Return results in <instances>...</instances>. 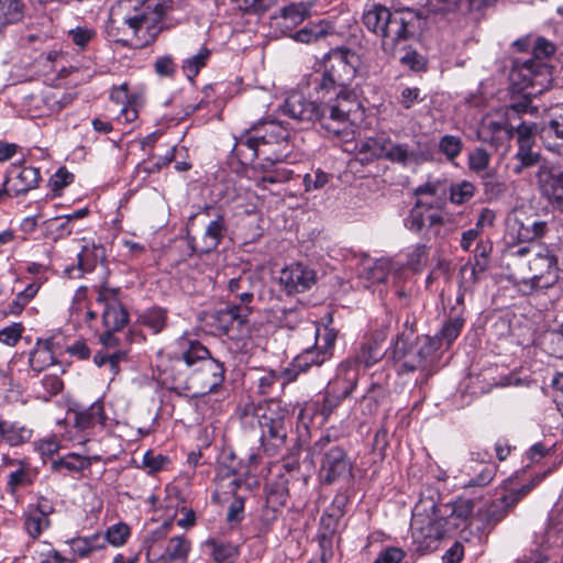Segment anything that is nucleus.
<instances>
[{"mask_svg":"<svg viewBox=\"0 0 563 563\" xmlns=\"http://www.w3.org/2000/svg\"><path fill=\"white\" fill-rule=\"evenodd\" d=\"M67 36L70 38L74 45L79 49L84 51L88 47L89 43L97 36L95 29L87 25L76 26L67 32Z\"/></svg>","mask_w":563,"mask_h":563,"instance_id":"nucleus-52","label":"nucleus"},{"mask_svg":"<svg viewBox=\"0 0 563 563\" xmlns=\"http://www.w3.org/2000/svg\"><path fill=\"white\" fill-rule=\"evenodd\" d=\"M217 481L219 488L233 497L243 496L251 492V486L245 476L228 466L219 467Z\"/></svg>","mask_w":563,"mask_h":563,"instance_id":"nucleus-25","label":"nucleus"},{"mask_svg":"<svg viewBox=\"0 0 563 563\" xmlns=\"http://www.w3.org/2000/svg\"><path fill=\"white\" fill-rule=\"evenodd\" d=\"M497 473V465L494 463H486L482 470L476 474L475 477L471 478L466 484L465 488L471 487H485L492 483Z\"/></svg>","mask_w":563,"mask_h":563,"instance_id":"nucleus-56","label":"nucleus"},{"mask_svg":"<svg viewBox=\"0 0 563 563\" xmlns=\"http://www.w3.org/2000/svg\"><path fill=\"white\" fill-rule=\"evenodd\" d=\"M0 438L11 446H19L31 440L32 430L20 422H10L0 417Z\"/></svg>","mask_w":563,"mask_h":563,"instance_id":"nucleus-32","label":"nucleus"},{"mask_svg":"<svg viewBox=\"0 0 563 563\" xmlns=\"http://www.w3.org/2000/svg\"><path fill=\"white\" fill-rule=\"evenodd\" d=\"M435 351H438L437 339L427 335L417 338L413 343H410L402 333L396 339L393 357L399 373H412L427 369Z\"/></svg>","mask_w":563,"mask_h":563,"instance_id":"nucleus-6","label":"nucleus"},{"mask_svg":"<svg viewBox=\"0 0 563 563\" xmlns=\"http://www.w3.org/2000/svg\"><path fill=\"white\" fill-rule=\"evenodd\" d=\"M227 224L224 216L217 213L211 220L198 242L190 241L192 251L198 254H209L217 250L227 233Z\"/></svg>","mask_w":563,"mask_h":563,"instance_id":"nucleus-22","label":"nucleus"},{"mask_svg":"<svg viewBox=\"0 0 563 563\" xmlns=\"http://www.w3.org/2000/svg\"><path fill=\"white\" fill-rule=\"evenodd\" d=\"M47 228L52 230L55 239H65L73 233L71 222L66 216L55 217L45 221Z\"/></svg>","mask_w":563,"mask_h":563,"instance_id":"nucleus-61","label":"nucleus"},{"mask_svg":"<svg viewBox=\"0 0 563 563\" xmlns=\"http://www.w3.org/2000/svg\"><path fill=\"white\" fill-rule=\"evenodd\" d=\"M128 322L129 312L122 303L103 308L102 323L109 332L122 330Z\"/></svg>","mask_w":563,"mask_h":563,"instance_id":"nucleus-38","label":"nucleus"},{"mask_svg":"<svg viewBox=\"0 0 563 563\" xmlns=\"http://www.w3.org/2000/svg\"><path fill=\"white\" fill-rule=\"evenodd\" d=\"M529 274L522 283L531 289H549L560 279L558 258L544 245H538L534 255L528 262Z\"/></svg>","mask_w":563,"mask_h":563,"instance_id":"nucleus-10","label":"nucleus"},{"mask_svg":"<svg viewBox=\"0 0 563 563\" xmlns=\"http://www.w3.org/2000/svg\"><path fill=\"white\" fill-rule=\"evenodd\" d=\"M357 65L356 53L343 46L331 48L323 57L314 90L324 100L323 122L328 126L345 122L353 129L354 118L362 110L357 93L352 88Z\"/></svg>","mask_w":563,"mask_h":563,"instance_id":"nucleus-1","label":"nucleus"},{"mask_svg":"<svg viewBox=\"0 0 563 563\" xmlns=\"http://www.w3.org/2000/svg\"><path fill=\"white\" fill-rule=\"evenodd\" d=\"M225 378V368L220 361L209 357L197 367L194 379L199 384L201 393H212L222 385Z\"/></svg>","mask_w":563,"mask_h":563,"instance_id":"nucleus-21","label":"nucleus"},{"mask_svg":"<svg viewBox=\"0 0 563 563\" xmlns=\"http://www.w3.org/2000/svg\"><path fill=\"white\" fill-rule=\"evenodd\" d=\"M75 427L82 431H89L97 426L104 427L107 416L104 412L103 402L100 400L95 401L87 408L74 410Z\"/></svg>","mask_w":563,"mask_h":563,"instance_id":"nucleus-27","label":"nucleus"},{"mask_svg":"<svg viewBox=\"0 0 563 563\" xmlns=\"http://www.w3.org/2000/svg\"><path fill=\"white\" fill-rule=\"evenodd\" d=\"M40 289V284L32 283L25 287L24 290L18 292L15 298L8 305L7 313L19 316L25 306L35 297Z\"/></svg>","mask_w":563,"mask_h":563,"instance_id":"nucleus-47","label":"nucleus"},{"mask_svg":"<svg viewBox=\"0 0 563 563\" xmlns=\"http://www.w3.org/2000/svg\"><path fill=\"white\" fill-rule=\"evenodd\" d=\"M276 161H271L274 166L272 169L265 170L264 175L258 179L257 184L263 189H267L266 184H282L294 177V170L284 165H276Z\"/></svg>","mask_w":563,"mask_h":563,"instance_id":"nucleus-46","label":"nucleus"},{"mask_svg":"<svg viewBox=\"0 0 563 563\" xmlns=\"http://www.w3.org/2000/svg\"><path fill=\"white\" fill-rule=\"evenodd\" d=\"M548 231L545 221L528 217L525 213H515L507 220V234L512 242L531 243L542 238Z\"/></svg>","mask_w":563,"mask_h":563,"instance_id":"nucleus-15","label":"nucleus"},{"mask_svg":"<svg viewBox=\"0 0 563 563\" xmlns=\"http://www.w3.org/2000/svg\"><path fill=\"white\" fill-rule=\"evenodd\" d=\"M475 195V186L467 180H463L450 186V201L454 205H463L470 201Z\"/></svg>","mask_w":563,"mask_h":563,"instance_id":"nucleus-51","label":"nucleus"},{"mask_svg":"<svg viewBox=\"0 0 563 563\" xmlns=\"http://www.w3.org/2000/svg\"><path fill=\"white\" fill-rule=\"evenodd\" d=\"M309 2H297L284 7L280 10V25L287 29L294 27L303 22L310 14Z\"/></svg>","mask_w":563,"mask_h":563,"instance_id":"nucleus-39","label":"nucleus"},{"mask_svg":"<svg viewBox=\"0 0 563 563\" xmlns=\"http://www.w3.org/2000/svg\"><path fill=\"white\" fill-rule=\"evenodd\" d=\"M341 434L334 428L327 429L310 448L312 456H320L319 479L331 485L353 477V462L347 451L338 443Z\"/></svg>","mask_w":563,"mask_h":563,"instance_id":"nucleus-4","label":"nucleus"},{"mask_svg":"<svg viewBox=\"0 0 563 563\" xmlns=\"http://www.w3.org/2000/svg\"><path fill=\"white\" fill-rule=\"evenodd\" d=\"M262 286L261 279L250 274H242L239 277L232 278L228 283V290L230 295L239 302H231L235 307H244L249 309V316L252 312L251 303L254 300L258 289Z\"/></svg>","mask_w":563,"mask_h":563,"instance_id":"nucleus-19","label":"nucleus"},{"mask_svg":"<svg viewBox=\"0 0 563 563\" xmlns=\"http://www.w3.org/2000/svg\"><path fill=\"white\" fill-rule=\"evenodd\" d=\"M493 244L489 240H479L474 250V262L467 263L461 268V284L464 287L475 286L489 268V255Z\"/></svg>","mask_w":563,"mask_h":563,"instance_id":"nucleus-17","label":"nucleus"},{"mask_svg":"<svg viewBox=\"0 0 563 563\" xmlns=\"http://www.w3.org/2000/svg\"><path fill=\"white\" fill-rule=\"evenodd\" d=\"M106 258V250L102 245H85L78 254V268L82 273L92 272L98 263Z\"/></svg>","mask_w":563,"mask_h":563,"instance_id":"nucleus-41","label":"nucleus"},{"mask_svg":"<svg viewBox=\"0 0 563 563\" xmlns=\"http://www.w3.org/2000/svg\"><path fill=\"white\" fill-rule=\"evenodd\" d=\"M26 4L23 0H0V33L23 21Z\"/></svg>","mask_w":563,"mask_h":563,"instance_id":"nucleus-33","label":"nucleus"},{"mask_svg":"<svg viewBox=\"0 0 563 563\" xmlns=\"http://www.w3.org/2000/svg\"><path fill=\"white\" fill-rule=\"evenodd\" d=\"M130 534V529L126 525L118 523L110 527L106 534H102L104 538V545L110 543L112 545L119 547L122 545Z\"/></svg>","mask_w":563,"mask_h":563,"instance_id":"nucleus-62","label":"nucleus"},{"mask_svg":"<svg viewBox=\"0 0 563 563\" xmlns=\"http://www.w3.org/2000/svg\"><path fill=\"white\" fill-rule=\"evenodd\" d=\"M55 362L56 360L53 352V342L51 340H38L36 346L29 356L30 367L34 372L41 373L48 366L55 364Z\"/></svg>","mask_w":563,"mask_h":563,"instance_id":"nucleus-35","label":"nucleus"},{"mask_svg":"<svg viewBox=\"0 0 563 563\" xmlns=\"http://www.w3.org/2000/svg\"><path fill=\"white\" fill-rule=\"evenodd\" d=\"M332 176L320 168L312 170L303 176V186L306 191L319 190L330 181Z\"/></svg>","mask_w":563,"mask_h":563,"instance_id":"nucleus-59","label":"nucleus"},{"mask_svg":"<svg viewBox=\"0 0 563 563\" xmlns=\"http://www.w3.org/2000/svg\"><path fill=\"white\" fill-rule=\"evenodd\" d=\"M278 0H232L235 8L244 13H263Z\"/></svg>","mask_w":563,"mask_h":563,"instance_id":"nucleus-58","label":"nucleus"},{"mask_svg":"<svg viewBox=\"0 0 563 563\" xmlns=\"http://www.w3.org/2000/svg\"><path fill=\"white\" fill-rule=\"evenodd\" d=\"M23 331L24 327L22 323H11L10 325L0 330V342L8 346H14L21 340Z\"/></svg>","mask_w":563,"mask_h":563,"instance_id":"nucleus-63","label":"nucleus"},{"mask_svg":"<svg viewBox=\"0 0 563 563\" xmlns=\"http://www.w3.org/2000/svg\"><path fill=\"white\" fill-rule=\"evenodd\" d=\"M390 273V262L385 258L372 260L364 255L357 267V274L371 284H380L386 282Z\"/></svg>","mask_w":563,"mask_h":563,"instance_id":"nucleus-29","label":"nucleus"},{"mask_svg":"<svg viewBox=\"0 0 563 563\" xmlns=\"http://www.w3.org/2000/svg\"><path fill=\"white\" fill-rule=\"evenodd\" d=\"M489 218V222L493 221L494 219V214L490 210L488 209H484L481 213V217L476 223V228L474 229H470V230H466L462 233V239H461V247L462 250L464 251H470L471 250V246L479 241V231H478V227L483 224V222Z\"/></svg>","mask_w":563,"mask_h":563,"instance_id":"nucleus-53","label":"nucleus"},{"mask_svg":"<svg viewBox=\"0 0 563 563\" xmlns=\"http://www.w3.org/2000/svg\"><path fill=\"white\" fill-rule=\"evenodd\" d=\"M175 155L176 146H173L156 161H145L139 167L147 175L155 174L158 173L163 167L169 165L175 159Z\"/></svg>","mask_w":563,"mask_h":563,"instance_id":"nucleus-57","label":"nucleus"},{"mask_svg":"<svg viewBox=\"0 0 563 563\" xmlns=\"http://www.w3.org/2000/svg\"><path fill=\"white\" fill-rule=\"evenodd\" d=\"M249 318V309L235 307L231 303L225 308L214 310L207 316L206 323L218 335L229 334L233 330H240Z\"/></svg>","mask_w":563,"mask_h":563,"instance_id":"nucleus-16","label":"nucleus"},{"mask_svg":"<svg viewBox=\"0 0 563 563\" xmlns=\"http://www.w3.org/2000/svg\"><path fill=\"white\" fill-rule=\"evenodd\" d=\"M464 323L465 319L462 313H456L455 316L450 317L440 331L434 336H431V339L438 340V350L442 346V343L451 345L460 335Z\"/></svg>","mask_w":563,"mask_h":563,"instance_id":"nucleus-40","label":"nucleus"},{"mask_svg":"<svg viewBox=\"0 0 563 563\" xmlns=\"http://www.w3.org/2000/svg\"><path fill=\"white\" fill-rule=\"evenodd\" d=\"M70 547V558L84 559L90 556L95 551L104 548V538L101 533H95L90 537L73 538L68 541Z\"/></svg>","mask_w":563,"mask_h":563,"instance_id":"nucleus-30","label":"nucleus"},{"mask_svg":"<svg viewBox=\"0 0 563 563\" xmlns=\"http://www.w3.org/2000/svg\"><path fill=\"white\" fill-rule=\"evenodd\" d=\"M55 512V506L51 499L40 496L35 503L29 504L23 512V529L33 540L38 539L44 531L49 529L51 515Z\"/></svg>","mask_w":563,"mask_h":563,"instance_id":"nucleus-13","label":"nucleus"},{"mask_svg":"<svg viewBox=\"0 0 563 563\" xmlns=\"http://www.w3.org/2000/svg\"><path fill=\"white\" fill-rule=\"evenodd\" d=\"M288 410L276 399H271L264 407L256 410L258 427L261 429V444L264 452L277 455L286 444L288 428L286 419Z\"/></svg>","mask_w":563,"mask_h":563,"instance_id":"nucleus-5","label":"nucleus"},{"mask_svg":"<svg viewBox=\"0 0 563 563\" xmlns=\"http://www.w3.org/2000/svg\"><path fill=\"white\" fill-rule=\"evenodd\" d=\"M170 464V460L167 455L155 454L154 451L148 450L144 453L141 467L146 471L147 474L154 475Z\"/></svg>","mask_w":563,"mask_h":563,"instance_id":"nucleus-50","label":"nucleus"},{"mask_svg":"<svg viewBox=\"0 0 563 563\" xmlns=\"http://www.w3.org/2000/svg\"><path fill=\"white\" fill-rule=\"evenodd\" d=\"M362 23L368 32L379 37L384 54L394 56L415 38L420 26V15L415 10L391 11L380 3L372 2L364 7Z\"/></svg>","mask_w":563,"mask_h":563,"instance_id":"nucleus-3","label":"nucleus"},{"mask_svg":"<svg viewBox=\"0 0 563 563\" xmlns=\"http://www.w3.org/2000/svg\"><path fill=\"white\" fill-rule=\"evenodd\" d=\"M358 155L364 157L361 161L386 159L391 163L407 165L416 159V153L409 148L407 143H395L386 133H377L355 144Z\"/></svg>","mask_w":563,"mask_h":563,"instance_id":"nucleus-9","label":"nucleus"},{"mask_svg":"<svg viewBox=\"0 0 563 563\" xmlns=\"http://www.w3.org/2000/svg\"><path fill=\"white\" fill-rule=\"evenodd\" d=\"M283 113L288 115L291 119H295L300 122H313L318 121L322 129H324L329 134L333 136L340 137L342 140H347L353 134V129H350L345 122H341L340 125L336 126H328L323 122L324 113V100L320 98V102L317 103L307 99L300 92H294L283 104Z\"/></svg>","mask_w":563,"mask_h":563,"instance_id":"nucleus-7","label":"nucleus"},{"mask_svg":"<svg viewBox=\"0 0 563 563\" xmlns=\"http://www.w3.org/2000/svg\"><path fill=\"white\" fill-rule=\"evenodd\" d=\"M181 357L187 366L201 365L205 360L211 357L209 350L199 341L181 340Z\"/></svg>","mask_w":563,"mask_h":563,"instance_id":"nucleus-43","label":"nucleus"},{"mask_svg":"<svg viewBox=\"0 0 563 563\" xmlns=\"http://www.w3.org/2000/svg\"><path fill=\"white\" fill-rule=\"evenodd\" d=\"M335 384L340 386V394H331L330 391H325L323 394L322 402L319 407L320 415L327 420L332 415V412L340 406L343 399L347 398L343 394V389L346 387V383L335 380Z\"/></svg>","mask_w":563,"mask_h":563,"instance_id":"nucleus-49","label":"nucleus"},{"mask_svg":"<svg viewBox=\"0 0 563 563\" xmlns=\"http://www.w3.org/2000/svg\"><path fill=\"white\" fill-rule=\"evenodd\" d=\"M547 536L549 539L552 537L563 539V508H556L551 511Z\"/></svg>","mask_w":563,"mask_h":563,"instance_id":"nucleus-64","label":"nucleus"},{"mask_svg":"<svg viewBox=\"0 0 563 563\" xmlns=\"http://www.w3.org/2000/svg\"><path fill=\"white\" fill-rule=\"evenodd\" d=\"M234 139L235 143L232 148V154L243 165L252 163L263 152L260 142L251 129L244 130Z\"/></svg>","mask_w":563,"mask_h":563,"instance_id":"nucleus-26","label":"nucleus"},{"mask_svg":"<svg viewBox=\"0 0 563 563\" xmlns=\"http://www.w3.org/2000/svg\"><path fill=\"white\" fill-rule=\"evenodd\" d=\"M92 460L97 461L98 457L82 456L77 453H68L63 457L54 460L51 467L54 472L66 470L69 473H81L91 466Z\"/></svg>","mask_w":563,"mask_h":563,"instance_id":"nucleus-37","label":"nucleus"},{"mask_svg":"<svg viewBox=\"0 0 563 563\" xmlns=\"http://www.w3.org/2000/svg\"><path fill=\"white\" fill-rule=\"evenodd\" d=\"M509 79L517 90L537 96L550 88L553 78L551 67L547 63L528 58L514 62Z\"/></svg>","mask_w":563,"mask_h":563,"instance_id":"nucleus-8","label":"nucleus"},{"mask_svg":"<svg viewBox=\"0 0 563 563\" xmlns=\"http://www.w3.org/2000/svg\"><path fill=\"white\" fill-rule=\"evenodd\" d=\"M210 55V49L206 46H202L197 54L183 60L181 69L188 80H195L201 68L207 65Z\"/></svg>","mask_w":563,"mask_h":563,"instance_id":"nucleus-45","label":"nucleus"},{"mask_svg":"<svg viewBox=\"0 0 563 563\" xmlns=\"http://www.w3.org/2000/svg\"><path fill=\"white\" fill-rule=\"evenodd\" d=\"M4 178L9 183L12 194L19 196L38 186L41 173L38 168L32 166L12 164Z\"/></svg>","mask_w":563,"mask_h":563,"instance_id":"nucleus-20","label":"nucleus"},{"mask_svg":"<svg viewBox=\"0 0 563 563\" xmlns=\"http://www.w3.org/2000/svg\"><path fill=\"white\" fill-rule=\"evenodd\" d=\"M323 355L316 349L314 346L308 347L303 350L299 355H297L294 360L296 362H300L302 369L307 373L312 366H321L328 360L322 358Z\"/></svg>","mask_w":563,"mask_h":563,"instance_id":"nucleus-60","label":"nucleus"},{"mask_svg":"<svg viewBox=\"0 0 563 563\" xmlns=\"http://www.w3.org/2000/svg\"><path fill=\"white\" fill-rule=\"evenodd\" d=\"M380 357L382 354L377 346L364 344L354 355L340 363L338 366V383H346V387L343 389L345 396H351L354 391L358 382L360 371L371 367Z\"/></svg>","mask_w":563,"mask_h":563,"instance_id":"nucleus-12","label":"nucleus"},{"mask_svg":"<svg viewBox=\"0 0 563 563\" xmlns=\"http://www.w3.org/2000/svg\"><path fill=\"white\" fill-rule=\"evenodd\" d=\"M464 143L457 135L445 134L438 143L439 152L442 153L449 162H454L462 153Z\"/></svg>","mask_w":563,"mask_h":563,"instance_id":"nucleus-48","label":"nucleus"},{"mask_svg":"<svg viewBox=\"0 0 563 563\" xmlns=\"http://www.w3.org/2000/svg\"><path fill=\"white\" fill-rule=\"evenodd\" d=\"M426 203L416 201L408 216L404 219L405 227L415 233H421L424 229L435 236L440 235L441 228L449 221V214L443 211L422 209Z\"/></svg>","mask_w":563,"mask_h":563,"instance_id":"nucleus-14","label":"nucleus"},{"mask_svg":"<svg viewBox=\"0 0 563 563\" xmlns=\"http://www.w3.org/2000/svg\"><path fill=\"white\" fill-rule=\"evenodd\" d=\"M139 322L148 328L154 334L161 333L166 327L167 310L162 307H151L139 316Z\"/></svg>","mask_w":563,"mask_h":563,"instance_id":"nucleus-44","label":"nucleus"},{"mask_svg":"<svg viewBox=\"0 0 563 563\" xmlns=\"http://www.w3.org/2000/svg\"><path fill=\"white\" fill-rule=\"evenodd\" d=\"M539 136L548 151L563 155V108L540 128Z\"/></svg>","mask_w":563,"mask_h":563,"instance_id":"nucleus-24","label":"nucleus"},{"mask_svg":"<svg viewBox=\"0 0 563 563\" xmlns=\"http://www.w3.org/2000/svg\"><path fill=\"white\" fill-rule=\"evenodd\" d=\"M172 0H120L111 7L106 25L109 41L132 46L134 41H153L168 27L164 18L172 9Z\"/></svg>","mask_w":563,"mask_h":563,"instance_id":"nucleus-2","label":"nucleus"},{"mask_svg":"<svg viewBox=\"0 0 563 563\" xmlns=\"http://www.w3.org/2000/svg\"><path fill=\"white\" fill-rule=\"evenodd\" d=\"M537 177L544 195L563 209V170L543 165L540 166Z\"/></svg>","mask_w":563,"mask_h":563,"instance_id":"nucleus-23","label":"nucleus"},{"mask_svg":"<svg viewBox=\"0 0 563 563\" xmlns=\"http://www.w3.org/2000/svg\"><path fill=\"white\" fill-rule=\"evenodd\" d=\"M212 544V558L216 563H230L239 555L238 547L228 542V543H217L214 541Z\"/></svg>","mask_w":563,"mask_h":563,"instance_id":"nucleus-55","label":"nucleus"},{"mask_svg":"<svg viewBox=\"0 0 563 563\" xmlns=\"http://www.w3.org/2000/svg\"><path fill=\"white\" fill-rule=\"evenodd\" d=\"M250 129L253 131L262 147L274 144L279 145L288 139L287 130L274 120L258 121Z\"/></svg>","mask_w":563,"mask_h":563,"instance_id":"nucleus-28","label":"nucleus"},{"mask_svg":"<svg viewBox=\"0 0 563 563\" xmlns=\"http://www.w3.org/2000/svg\"><path fill=\"white\" fill-rule=\"evenodd\" d=\"M474 501L468 498H459L452 503L451 514L446 518L429 520L420 527L421 534L431 541L445 537L452 529L465 528L474 512Z\"/></svg>","mask_w":563,"mask_h":563,"instance_id":"nucleus-11","label":"nucleus"},{"mask_svg":"<svg viewBox=\"0 0 563 563\" xmlns=\"http://www.w3.org/2000/svg\"><path fill=\"white\" fill-rule=\"evenodd\" d=\"M278 519V510L268 506L264 507L256 525V537L264 538L273 529Z\"/></svg>","mask_w":563,"mask_h":563,"instance_id":"nucleus-54","label":"nucleus"},{"mask_svg":"<svg viewBox=\"0 0 563 563\" xmlns=\"http://www.w3.org/2000/svg\"><path fill=\"white\" fill-rule=\"evenodd\" d=\"M512 508L514 506L508 503V498L503 496L485 505L483 509L478 510L477 517L486 526H495L500 522Z\"/></svg>","mask_w":563,"mask_h":563,"instance_id":"nucleus-34","label":"nucleus"},{"mask_svg":"<svg viewBox=\"0 0 563 563\" xmlns=\"http://www.w3.org/2000/svg\"><path fill=\"white\" fill-rule=\"evenodd\" d=\"M191 543L183 536L173 537L168 540V543L161 554L159 563H186Z\"/></svg>","mask_w":563,"mask_h":563,"instance_id":"nucleus-31","label":"nucleus"},{"mask_svg":"<svg viewBox=\"0 0 563 563\" xmlns=\"http://www.w3.org/2000/svg\"><path fill=\"white\" fill-rule=\"evenodd\" d=\"M316 283V272L308 266L296 263L280 272V287L288 294L303 292Z\"/></svg>","mask_w":563,"mask_h":563,"instance_id":"nucleus-18","label":"nucleus"},{"mask_svg":"<svg viewBox=\"0 0 563 563\" xmlns=\"http://www.w3.org/2000/svg\"><path fill=\"white\" fill-rule=\"evenodd\" d=\"M338 338V332L329 325L317 327L314 332V347L323 355V360H330Z\"/></svg>","mask_w":563,"mask_h":563,"instance_id":"nucleus-42","label":"nucleus"},{"mask_svg":"<svg viewBox=\"0 0 563 563\" xmlns=\"http://www.w3.org/2000/svg\"><path fill=\"white\" fill-rule=\"evenodd\" d=\"M511 136V131L508 130L505 123L489 121L481 126L478 130V139L495 147L504 144Z\"/></svg>","mask_w":563,"mask_h":563,"instance_id":"nucleus-36","label":"nucleus"}]
</instances>
